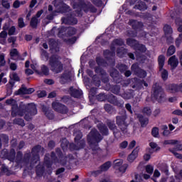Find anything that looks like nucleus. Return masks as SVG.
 I'll return each mask as SVG.
<instances>
[{
  "label": "nucleus",
  "mask_w": 182,
  "mask_h": 182,
  "mask_svg": "<svg viewBox=\"0 0 182 182\" xmlns=\"http://www.w3.org/2000/svg\"><path fill=\"white\" fill-rule=\"evenodd\" d=\"M1 157L3 159H7L9 161H14L15 160V149H11L10 153L7 149H4L1 152Z\"/></svg>",
  "instance_id": "obj_16"
},
{
  "label": "nucleus",
  "mask_w": 182,
  "mask_h": 182,
  "mask_svg": "<svg viewBox=\"0 0 182 182\" xmlns=\"http://www.w3.org/2000/svg\"><path fill=\"white\" fill-rule=\"evenodd\" d=\"M127 44L129 45V46H131V48H134V49H135L136 53L138 52H146V46L141 45V44H139V43L137 41H136L135 40L133 39H127Z\"/></svg>",
  "instance_id": "obj_9"
},
{
  "label": "nucleus",
  "mask_w": 182,
  "mask_h": 182,
  "mask_svg": "<svg viewBox=\"0 0 182 182\" xmlns=\"http://www.w3.org/2000/svg\"><path fill=\"white\" fill-rule=\"evenodd\" d=\"M52 106L54 110H55V112H58V113H68V107L58 102H53Z\"/></svg>",
  "instance_id": "obj_17"
},
{
  "label": "nucleus",
  "mask_w": 182,
  "mask_h": 182,
  "mask_svg": "<svg viewBox=\"0 0 182 182\" xmlns=\"http://www.w3.org/2000/svg\"><path fill=\"white\" fill-rule=\"evenodd\" d=\"M41 72H42L43 75L48 76V75H49V68L46 65H42L41 66Z\"/></svg>",
  "instance_id": "obj_44"
},
{
  "label": "nucleus",
  "mask_w": 182,
  "mask_h": 182,
  "mask_svg": "<svg viewBox=\"0 0 182 182\" xmlns=\"http://www.w3.org/2000/svg\"><path fill=\"white\" fill-rule=\"evenodd\" d=\"M137 156H139V148L136 147L132 151V154L129 155L128 161L133 163V161L137 159Z\"/></svg>",
  "instance_id": "obj_26"
},
{
  "label": "nucleus",
  "mask_w": 182,
  "mask_h": 182,
  "mask_svg": "<svg viewBox=\"0 0 182 182\" xmlns=\"http://www.w3.org/2000/svg\"><path fill=\"white\" fill-rule=\"evenodd\" d=\"M1 4L4 8H6V9H9V8H11V4L8 1L3 0Z\"/></svg>",
  "instance_id": "obj_55"
},
{
  "label": "nucleus",
  "mask_w": 182,
  "mask_h": 182,
  "mask_svg": "<svg viewBox=\"0 0 182 182\" xmlns=\"http://www.w3.org/2000/svg\"><path fill=\"white\" fill-rule=\"evenodd\" d=\"M1 140L3 141H4V143L6 144L9 141V137H8L7 135H4V134L1 135V136H0V149H1V147H2V143L1 142Z\"/></svg>",
  "instance_id": "obj_41"
},
{
  "label": "nucleus",
  "mask_w": 182,
  "mask_h": 182,
  "mask_svg": "<svg viewBox=\"0 0 182 182\" xmlns=\"http://www.w3.org/2000/svg\"><path fill=\"white\" fill-rule=\"evenodd\" d=\"M168 63L170 65L171 70H173V69L178 66V59H177L176 55L171 56L168 59Z\"/></svg>",
  "instance_id": "obj_23"
},
{
  "label": "nucleus",
  "mask_w": 182,
  "mask_h": 182,
  "mask_svg": "<svg viewBox=\"0 0 182 182\" xmlns=\"http://www.w3.org/2000/svg\"><path fill=\"white\" fill-rule=\"evenodd\" d=\"M15 32H16V28H15V26H11L9 29V35H15Z\"/></svg>",
  "instance_id": "obj_62"
},
{
  "label": "nucleus",
  "mask_w": 182,
  "mask_h": 182,
  "mask_svg": "<svg viewBox=\"0 0 182 182\" xmlns=\"http://www.w3.org/2000/svg\"><path fill=\"white\" fill-rule=\"evenodd\" d=\"M110 76H112V77H114V79L118 77L119 71H117V70H113V71L110 73Z\"/></svg>",
  "instance_id": "obj_59"
},
{
  "label": "nucleus",
  "mask_w": 182,
  "mask_h": 182,
  "mask_svg": "<svg viewBox=\"0 0 182 182\" xmlns=\"http://www.w3.org/2000/svg\"><path fill=\"white\" fill-rule=\"evenodd\" d=\"M31 160V154H26L24 155V159H22V152H18L16 159V163L18 166V167H20V168H22V164H26Z\"/></svg>",
  "instance_id": "obj_11"
},
{
  "label": "nucleus",
  "mask_w": 182,
  "mask_h": 182,
  "mask_svg": "<svg viewBox=\"0 0 182 182\" xmlns=\"http://www.w3.org/2000/svg\"><path fill=\"white\" fill-rule=\"evenodd\" d=\"M132 72H134L135 75H136V76H139V77H146V76H147V73H146V71L139 69V65L137 63L132 65Z\"/></svg>",
  "instance_id": "obj_19"
},
{
  "label": "nucleus",
  "mask_w": 182,
  "mask_h": 182,
  "mask_svg": "<svg viewBox=\"0 0 182 182\" xmlns=\"http://www.w3.org/2000/svg\"><path fill=\"white\" fill-rule=\"evenodd\" d=\"M166 60V58L164 55H159L158 58L159 65V70L161 72V77L163 80H167L168 78V72L164 69L163 67L164 66V62Z\"/></svg>",
  "instance_id": "obj_10"
},
{
  "label": "nucleus",
  "mask_w": 182,
  "mask_h": 182,
  "mask_svg": "<svg viewBox=\"0 0 182 182\" xmlns=\"http://www.w3.org/2000/svg\"><path fill=\"white\" fill-rule=\"evenodd\" d=\"M145 171L146 173H147V174H149L150 176H151V174H153V172L154 171V167L152 165H146L145 166Z\"/></svg>",
  "instance_id": "obj_35"
},
{
  "label": "nucleus",
  "mask_w": 182,
  "mask_h": 182,
  "mask_svg": "<svg viewBox=\"0 0 182 182\" xmlns=\"http://www.w3.org/2000/svg\"><path fill=\"white\" fill-rule=\"evenodd\" d=\"M43 171H45V168H40V165H38L37 166V169H36L37 176H42V174H43Z\"/></svg>",
  "instance_id": "obj_51"
},
{
  "label": "nucleus",
  "mask_w": 182,
  "mask_h": 182,
  "mask_svg": "<svg viewBox=\"0 0 182 182\" xmlns=\"http://www.w3.org/2000/svg\"><path fill=\"white\" fill-rule=\"evenodd\" d=\"M127 167H129V165L124 164L119 167V171H120V173H126V170L127 169Z\"/></svg>",
  "instance_id": "obj_58"
},
{
  "label": "nucleus",
  "mask_w": 182,
  "mask_h": 182,
  "mask_svg": "<svg viewBox=\"0 0 182 182\" xmlns=\"http://www.w3.org/2000/svg\"><path fill=\"white\" fill-rule=\"evenodd\" d=\"M25 2H26L25 1L21 2L17 0V1H14L13 6H14V8H19V6H21V4H25Z\"/></svg>",
  "instance_id": "obj_60"
},
{
  "label": "nucleus",
  "mask_w": 182,
  "mask_h": 182,
  "mask_svg": "<svg viewBox=\"0 0 182 182\" xmlns=\"http://www.w3.org/2000/svg\"><path fill=\"white\" fill-rule=\"evenodd\" d=\"M18 26L19 28H24L25 22H23V18H18Z\"/></svg>",
  "instance_id": "obj_63"
},
{
  "label": "nucleus",
  "mask_w": 182,
  "mask_h": 182,
  "mask_svg": "<svg viewBox=\"0 0 182 182\" xmlns=\"http://www.w3.org/2000/svg\"><path fill=\"white\" fill-rule=\"evenodd\" d=\"M149 146L154 151H159V150H160V147L157 145V144H156V142H150Z\"/></svg>",
  "instance_id": "obj_43"
},
{
  "label": "nucleus",
  "mask_w": 182,
  "mask_h": 182,
  "mask_svg": "<svg viewBox=\"0 0 182 182\" xmlns=\"http://www.w3.org/2000/svg\"><path fill=\"white\" fill-rule=\"evenodd\" d=\"M58 36L59 38H63V39L65 41L68 42V43H74L76 42V37H73L70 38V36H73V35H76L77 30L76 28L73 27H68V28H65V27H60L58 29Z\"/></svg>",
  "instance_id": "obj_3"
},
{
  "label": "nucleus",
  "mask_w": 182,
  "mask_h": 182,
  "mask_svg": "<svg viewBox=\"0 0 182 182\" xmlns=\"http://www.w3.org/2000/svg\"><path fill=\"white\" fill-rule=\"evenodd\" d=\"M28 112L26 114L24 118L29 122L32 119L33 116H35L38 113L36 110V105L33 103L28 104Z\"/></svg>",
  "instance_id": "obj_13"
},
{
  "label": "nucleus",
  "mask_w": 182,
  "mask_h": 182,
  "mask_svg": "<svg viewBox=\"0 0 182 182\" xmlns=\"http://www.w3.org/2000/svg\"><path fill=\"white\" fill-rule=\"evenodd\" d=\"M136 9H139V11H146L147 9V6L144 2L140 1L137 5L135 6Z\"/></svg>",
  "instance_id": "obj_33"
},
{
  "label": "nucleus",
  "mask_w": 182,
  "mask_h": 182,
  "mask_svg": "<svg viewBox=\"0 0 182 182\" xmlns=\"http://www.w3.org/2000/svg\"><path fill=\"white\" fill-rule=\"evenodd\" d=\"M139 122L142 127H146L149 124V119L143 117V116L139 115Z\"/></svg>",
  "instance_id": "obj_32"
},
{
  "label": "nucleus",
  "mask_w": 182,
  "mask_h": 182,
  "mask_svg": "<svg viewBox=\"0 0 182 182\" xmlns=\"http://www.w3.org/2000/svg\"><path fill=\"white\" fill-rule=\"evenodd\" d=\"M6 61H5V54L1 53L0 54V67L5 66Z\"/></svg>",
  "instance_id": "obj_45"
},
{
  "label": "nucleus",
  "mask_w": 182,
  "mask_h": 182,
  "mask_svg": "<svg viewBox=\"0 0 182 182\" xmlns=\"http://www.w3.org/2000/svg\"><path fill=\"white\" fill-rule=\"evenodd\" d=\"M46 96V91L42 90L38 92V97H45Z\"/></svg>",
  "instance_id": "obj_64"
},
{
  "label": "nucleus",
  "mask_w": 182,
  "mask_h": 182,
  "mask_svg": "<svg viewBox=\"0 0 182 182\" xmlns=\"http://www.w3.org/2000/svg\"><path fill=\"white\" fill-rule=\"evenodd\" d=\"M129 25L132 26L134 31H141V28H143V23L139 22L135 20H130Z\"/></svg>",
  "instance_id": "obj_24"
},
{
  "label": "nucleus",
  "mask_w": 182,
  "mask_h": 182,
  "mask_svg": "<svg viewBox=\"0 0 182 182\" xmlns=\"http://www.w3.org/2000/svg\"><path fill=\"white\" fill-rule=\"evenodd\" d=\"M73 9H77L76 12L78 16H80V11H85V12H87V11H91V12H95L96 9L95 7H92V5L90 4H85L82 3H80L79 4L73 2L72 3Z\"/></svg>",
  "instance_id": "obj_6"
},
{
  "label": "nucleus",
  "mask_w": 182,
  "mask_h": 182,
  "mask_svg": "<svg viewBox=\"0 0 182 182\" xmlns=\"http://www.w3.org/2000/svg\"><path fill=\"white\" fill-rule=\"evenodd\" d=\"M151 134H152V136L154 137H159V128L158 127H154L152 129Z\"/></svg>",
  "instance_id": "obj_52"
},
{
  "label": "nucleus",
  "mask_w": 182,
  "mask_h": 182,
  "mask_svg": "<svg viewBox=\"0 0 182 182\" xmlns=\"http://www.w3.org/2000/svg\"><path fill=\"white\" fill-rule=\"evenodd\" d=\"M117 124L121 129L122 133H127V123H126V116L117 117Z\"/></svg>",
  "instance_id": "obj_14"
},
{
  "label": "nucleus",
  "mask_w": 182,
  "mask_h": 182,
  "mask_svg": "<svg viewBox=\"0 0 182 182\" xmlns=\"http://www.w3.org/2000/svg\"><path fill=\"white\" fill-rule=\"evenodd\" d=\"M8 36V33L5 31H3L0 33V43L1 45H5L6 43V38Z\"/></svg>",
  "instance_id": "obj_31"
},
{
  "label": "nucleus",
  "mask_w": 182,
  "mask_h": 182,
  "mask_svg": "<svg viewBox=\"0 0 182 182\" xmlns=\"http://www.w3.org/2000/svg\"><path fill=\"white\" fill-rule=\"evenodd\" d=\"M56 12L59 14H66L68 12H70V7H69V6L66 5L64 3H60V9H58L56 11L53 12L52 14L47 16V19H49V21H52V19H53V16L56 15Z\"/></svg>",
  "instance_id": "obj_12"
},
{
  "label": "nucleus",
  "mask_w": 182,
  "mask_h": 182,
  "mask_svg": "<svg viewBox=\"0 0 182 182\" xmlns=\"http://www.w3.org/2000/svg\"><path fill=\"white\" fill-rule=\"evenodd\" d=\"M75 136V142L77 144V145H75L74 144H71L70 145V147L73 150H80V149H83L85 146V141L80 140L82 139V132L80 131H77L74 132Z\"/></svg>",
  "instance_id": "obj_5"
},
{
  "label": "nucleus",
  "mask_w": 182,
  "mask_h": 182,
  "mask_svg": "<svg viewBox=\"0 0 182 182\" xmlns=\"http://www.w3.org/2000/svg\"><path fill=\"white\" fill-rule=\"evenodd\" d=\"M136 60L138 62H140L141 63H143L144 60H146V57L143 55H140V54H136Z\"/></svg>",
  "instance_id": "obj_49"
},
{
  "label": "nucleus",
  "mask_w": 182,
  "mask_h": 182,
  "mask_svg": "<svg viewBox=\"0 0 182 182\" xmlns=\"http://www.w3.org/2000/svg\"><path fill=\"white\" fill-rule=\"evenodd\" d=\"M41 56L42 60H44L45 62L48 61L49 59V55L46 52V50L42 49L41 51Z\"/></svg>",
  "instance_id": "obj_34"
},
{
  "label": "nucleus",
  "mask_w": 182,
  "mask_h": 182,
  "mask_svg": "<svg viewBox=\"0 0 182 182\" xmlns=\"http://www.w3.org/2000/svg\"><path fill=\"white\" fill-rule=\"evenodd\" d=\"M175 177L178 178V180H181L182 178V170L179 172L175 171Z\"/></svg>",
  "instance_id": "obj_61"
},
{
  "label": "nucleus",
  "mask_w": 182,
  "mask_h": 182,
  "mask_svg": "<svg viewBox=\"0 0 182 182\" xmlns=\"http://www.w3.org/2000/svg\"><path fill=\"white\" fill-rule=\"evenodd\" d=\"M14 123H15V124H18L19 126H21L22 127H23V126H25V122H23V119H16L14 120Z\"/></svg>",
  "instance_id": "obj_46"
},
{
  "label": "nucleus",
  "mask_w": 182,
  "mask_h": 182,
  "mask_svg": "<svg viewBox=\"0 0 182 182\" xmlns=\"http://www.w3.org/2000/svg\"><path fill=\"white\" fill-rule=\"evenodd\" d=\"M6 105H11V106H13L11 107L12 109V112H11V116H13V117H14V116H23V113H19L18 112H16L17 110H18V105H16V101L14 99H10V100H7L6 101Z\"/></svg>",
  "instance_id": "obj_15"
},
{
  "label": "nucleus",
  "mask_w": 182,
  "mask_h": 182,
  "mask_svg": "<svg viewBox=\"0 0 182 182\" xmlns=\"http://www.w3.org/2000/svg\"><path fill=\"white\" fill-rule=\"evenodd\" d=\"M176 25H177L178 27V31L182 32V20L181 18L178 17L175 20Z\"/></svg>",
  "instance_id": "obj_36"
},
{
  "label": "nucleus",
  "mask_w": 182,
  "mask_h": 182,
  "mask_svg": "<svg viewBox=\"0 0 182 182\" xmlns=\"http://www.w3.org/2000/svg\"><path fill=\"white\" fill-rule=\"evenodd\" d=\"M62 21L63 23H65V25H76L77 23V19L72 15L63 18Z\"/></svg>",
  "instance_id": "obj_20"
},
{
  "label": "nucleus",
  "mask_w": 182,
  "mask_h": 182,
  "mask_svg": "<svg viewBox=\"0 0 182 182\" xmlns=\"http://www.w3.org/2000/svg\"><path fill=\"white\" fill-rule=\"evenodd\" d=\"M49 66L54 73H60L63 70V64L60 62L59 55H54L50 58Z\"/></svg>",
  "instance_id": "obj_4"
},
{
  "label": "nucleus",
  "mask_w": 182,
  "mask_h": 182,
  "mask_svg": "<svg viewBox=\"0 0 182 182\" xmlns=\"http://www.w3.org/2000/svg\"><path fill=\"white\" fill-rule=\"evenodd\" d=\"M69 92L73 97H80L82 95V92L80 90L73 87H70Z\"/></svg>",
  "instance_id": "obj_27"
},
{
  "label": "nucleus",
  "mask_w": 182,
  "mask_h": 182,
  "mask_svg": "<svg viewBox=\"0 0 182 182\" xmlns=\"http://www.w3.org/2000/svg\"><path fill=\"white\" fill-rule=\"evenodd\" d=\"M164 144H175L176 146L177 150H182L181 142L176 139L167 140L164 141Z\"/></svg>",
  "instance_id": "obj_25"
},
{
  "label": "nucleus",
  "mask_w": 182,
  "mask_h": 182,
  "mask_svg": "<svg viewBox=\"0 0 182 182\" xmlns=\"http://www.w3.org/2000/svg\"><path fill=\"white\" fill-rule=\"evenodd\" d=\"M1 171H3V173H4V174H6V176H11V174H12V173H11V171H9V169H8V167H6L4 165L1 166Z\"/></svg>",
  "instance_id": "obj_47"
},
{
  "label": "nucleus",
  "mask_w": 182,
  "mask_h": 182,
  "mask_svg": "<svg viewBox=\"0 0 182 182\" xmlns=\"http://www.w3.org/2000/svg\"><path fill=\"white\" fill-rule=\"evenodd\" d=\"M43 148L41 146H35L32 149V155L33 156L31 159V166H33L35 164H40L39 154H43Z\"/></svg>",
  "instance_id": "obj_7"
},
{
  "label": "nucleus",
  "mask_w": 182,
  "mask_h": 182,
  "mask_svg": "<svg viewBox=\"0 0 182 182\" xmlns=\"http://www.w3.org/2000/svg\"><path fill=\"white\" fill-rule=\"evenodd\" d=\"M102 139L103 136L99 134V132H97L96 129L91 130L87 136V141L92 151H102V149L99 148L98 144Z\"/></svg>",
  "instance_id": "obj_2"
},
{
  "label": "nucleus",
  "mask_w": 182,
  "mask_h": 182,
  "mask_svg": "<svg viewBox=\"0 0 182 182\" xmlns=\"http://www.w3.org/2000/svg\"><path fill=\"white\" fill-rule=\"evenodd\" d=\"M35 92V90L33 88H25L22 87L19 89L18 91L15 92L16 96H18V95H31Z\"/></svg>",
  "instance_id": "obj_21"
},
{
  "label": "nucleus",
  "mask_w": 182,
  "mask_h": 182,
  "mask_svg": "<svg viewBox=\"0 0 182 182\" xmlns=\"http://www.w3.org/2000/svg\"><path fill=\"white\" fill-rule=\"evenodd\" d=\"M9 43H12V46H15V43L16 42V37L12 36L8 38Z\"/></svg>",
  "instance_id": "obj_54"
},
{
  "label": "nucleus",
  "mask_w": 182,
  "mask_h": 182,
  "mask_svg": "<svg viewBox=\"0 0 182 182\" xmlns=\"http://www.w3.org/2000/svg\"><path fill=\"white\" fill-rule=\"evenodd\" d=\"M108 127H109L110 130H112L114 132V134L116 136V125L114 124V122L109 121L108 122Z\"/></svg>",
  "instance_id": "obj_38"
},
{
  "label": "nucleus",
  "mask_w": 182,
  "mask_h": 182,
  "mask_svg": "<svg viewBox=\"0 0 182 182\" xmlns=\"http://www.w3.org/2000/svg\"><path fill=\"white\" fill-rule=\"evenodd\" d=\"M39 22H40V20L38 18H36V16H34L31 18V26H32V28H36Z\"/></svg>",
  "instance_id": "obj_37"
},
{
  "label": "nucleus",
  "mask_w": 182,
  "mask_h": 182,
  "mask_svg": "<svg viewBox=\"0 0 182 182\" xmlns=\"http://www.w3.org/2000/svg\"><path fill=\"white\" fill-rule=\"evenodd\" d=\"M143 113H144V114H146L147 116H150L151 114V108H150L149 107H144L143 109Z\"/></svg>",
  "instance_id": "obj_50"
},
{
  "label": "nucleus",
  "mask_w": 182,
  "mask_h": 182,
  "mask_svg": "<svg viewBox=\"0 0 182 182\" xmlns=\"http://www.w3.org/2000/svg\"><path fill=\"white\" fill-rule=\"evenodd\" d=\"M112 163L110 161L106 162L101 166L102 171H107L108 168H110Z\"/></svg>",
  "instance_id": "obj_39"
},
{
  "label": "nucleus",
  "mask_w": 182,
  "mask_h": 182,
  "mask_svg": "<svg viewBox=\"0 0 182 182\" xmlns=\"http://www.w3.org/2000/svg\"><path fill=\"white\" fill-rule=\"evenodd\" d=\"M168 90L171 92V93H176L180 92V87L177 84H171L168 87Z\"/></svg>",
  "instance_id": "obj_30"
},
{
  "label": "nucleus",
  "mask_w": 182,
  "mask_h": 182,
  "mask_svg": "<svg viewBox=\"0 0 182 182\" xmlns=\"http://www.w3.org/2000/svg\"><path fill=\"white\" fill-rule=\"evenodd\" d=\"M164 32L165 33V38H166V41L168 43H171L173 42V37H171V33H173V28L168 25H165L164 27Z\"/></svg>",
  "instance_id": "obj_18"
},
{
  "label": "nucleus",
  "mask_w": 182,
  "mask_h": 182,
  "mask_svg": "<svg viewBox=\"0 0 182 182\" xmlns=\"http://www.w3.org/2000/svg\"><path fill=\"white\" fill-rule=\"evenodd\" d=\"M97 127L104 136H107V134H109V129H107V127L105 126V124L100 123L98 124Z\"/></svg>",
  "instance_id": "obj_29"
},
{
  "label": "nucleus",
  "mask_w": 182,
  "mask_h": 182,
  "mask_svg": "<svg viewBox=\"0 0 182 182\" xmlns=\"http://www.w3.org/2000/svg\"><path fill=\"white\" fill-rule=\"evenodd\" d=\"M174 53H176V47H174V46H171L168 48L167 55L171 56V55H174Z\"/></svg>",
  "instance_id": "obj_40"
},
{
  "label": "nucleus",
  "mask_w": 182,
  "mask_h": 182,
  "mask_svg": "<svg viewBox=\"0 0 182 182\" xmlns=\"http://www.w3.org/2000/svg\"><path fill=\"white\" fill-rule=\"evenodd\" d=\"M108 102H109V103H112V105L119 106V107H122V106H123V104L119 103V101H117V99H116V97H114V95H111L108 97Z\"/></svg>",
  "instance_id": "obj_28"
},
{
  "label": "nucleus",
  "mask_w": 182,
  "mask_h": 182,
  "mask_svg": "<svg viewBox=\"0 0 182 182\" xmlns=\"http://www.w3.org/2000/svg\"><path fill=\"white\" fill-rule=\"evenodd\" d=\"M124 46V41L121 38L115 39L112 45H111V50L110 52L109 50L104 51V56L105 59H107V62L105 63V60L100 58V56H97L96 58V62L98 66H107L108 65H111L113 62V56H114V51L117 50V55L119 58H123L124 54L127 53V50L124 49V48L120 46Z\"/></svg>",
  "instance_id": "obj_1"
},
{
  "label": "nucleus",
  "mask_w": 182,
  "mask_h": 182,
  "mask_svg": "<svg viewBox=\"0 0 182 182\" xmlns=\"http://www.w3.org/2000/svg\"><path fill=\"white\" fill-rule=\"evenodd\" d=\"M31 68L34 70V72H38V63L36 61H33V63L31 64Z\"/></svg>",
  "instance_id": "obj_57"
},
{
  "label": "nucleus",
  "mask_w": 182,
  "mask_h": 182,
  "mask_svg": "<svg viewBox=\"0 0 182 182\" xmlns=\"http://www.w3.org/2000/svg\"><path fill=\"white\" fill-rule=\"evenodd\" d=\"M68 82H70V72L65 71L60 77V83L65 85V83H68Z\"/></svg>",
  "instance_id": "obj_22"
},
{
  "label": "nucleus",
  "mask_w": 182,
  "mask_h": 182,
  "mask_svg": "<svg viewBox=\"0 0 182 182\" xmlns=\"http://www.w3.org/2000/svg\"><path fill=\"white\" fill-rule=\"evenodd\" d=\"M44 160H45V162H44L45 166L47 168H50V166H52V164L50 163V161H48V155H46Z\"/></svg>",
  "instance_id": "obj_53"
},
{
  "label": "nucleus",
  "mask_w": 182,
  "mask_h": 182,
  "mask_svg": "<svg viewBox=\"0 0 182 182\" xmlns=\"http://www.w3.org/2000/svg\"><path fill=\"white\" fill-rule=\"evenodd\" d=\"M17 55H18V50H16V48L11 50L10 56L12 58H14L15 57H16Z\"/></svg>",
  "instance_id": "obj_56"
},
{
  "label": "nucleus",
  "mask_w": 182,
  "mask_h": 182,
  "mask_svg": "<svg viewBox=\"0 0 182 182\" xmlns=\"http://www.w3.org/2000/svg\"><path fill=\"white\" fill-rule=\"evenodd\" d=\"M10 79H11L12 80H16V82L19 81V77L18 76V74L15 73H11L10 74Z\"/></svg>",
  "instance_id": "obj_48"
},
{
  "label": "nucleus",
  "mask_w": 182,
  "mask_h": 182,
  "mask_svg": "<svg viewBox=\"0 0 182 182\" xmlns=\"http://www.w3.org/2000/svg\"><path fill=\"white\" fill-rule=\"evenodd\" d=\"M68 146H69V142L67 139H63L61 142V147L63 150H66L68 149Z\"/></svg>",
  "instance_id": "obj_42"
},
{
  "label": "nucleus",
  "mask_w": 182,
  "mask_h": 182,
  "mask_svg": "<svg viewBox=\"0 0 182 182\" xmlns=\"http://www.w3.org/2000/svg\"><path fill=\"white\" fill-rule=\"evenodd\" d=\"M152 90V97L156 99L158 102H161L163 97H164V92H163V89L160 87L159 84L156 83L153 85Z\"/></svg>",
  "instance_id": "obj_8"
}]
</instances>
